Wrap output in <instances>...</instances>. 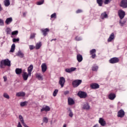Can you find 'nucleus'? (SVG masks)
Returning <instances> with one entry per match:
<instances>
[{"label":"nucleus","instance_id":"1","mask_svg":"<svg viewBox=\"0 0 127 127\" xmlns=\"http://www.w3.org/2000/svg\"><path fill=\"white\" fill-rule=\"evenodd\" d=\"M7 66L8 67H10V61L8 59H6L5 60H2L0 63V68L4 69V67Z\"/></svg>","mask_w":127,"mask_h":127},{"label":"nucleus","instance_id":"2","mask_svg":"<svg viewBox=\"0 0 127 127\" xmlns=\"http://www.w3.org/2000/svg\"><path fill=\"white\" fill-rule=\"evenodd\" d=\"M81 83H82V80L76 79L72 81V85L73 88H77V87L81 85Z\"/></svg>","mask_w":127,"mask_h":127},{"label":"nucleus","instance_id":"3","mask_svg":"<svg viewBox=\"0 0 127 127\" xmlns=\"http://www.w3.org/2000/svg\"><path fill=\"white\" fill-rule=\"evenodd\" d=\"M77 96L80 98V99H86L87 97V93L84 91H79L77 93Z\"/></svg>","mask_w":127,"mask_h":127},{"label":"nucleus","instance_id":"4","mask_svg":"<svg viewBox=\"0 0 127 127\" xmlns=\"http://www.w3.org/2000/svg\"><path fill=\"white\" fill-rule=\"evenodd\" d=\"M119 62H120V59L117 57L112 58L109 60V63L111 64H116Z\"/></svg>","mask_w":127,"mask_h":127},{"label":"nucleus","instance_id":"5","mask_svg":"<svg viewBox=\"0 0 127 127\" xmlns=\"http://www.w3.org/2000/svg\"><path fill=\"white\" fill-rule=\"evenodd\" d=\"M118 15L120 19H123V18H124L126 15V12L122 9H120L118 11Z\"/></svg>","mask_w":127,"mask_h":127},{"label":"nucleus","instance_id":"6","mask_svg":"<svg viewBox=\"0 0 127 127\" xmlns=\"http://www.w3.org/2000/svg\"><path fill=\"white\" fill-rule=\"evenodd\" d=\"M120 6L123 8H127V0H122L120 3Z\"/></svg>","mask_w":127,"mask_h":127},{"label":"nucleus","instance_id":"7","mask_svg":"<svg viewBox=\"0 0 127 127\" xmlns=\"http://www.w3.org/2000/svg\"><path fill=\"white\" fill-rule=\"evenodd\" d=\"M59 83L61 85V87L63 88V87H64V84H65V78L64 77H61L60 78Z\"/></svg>","mask_w":127,"mask_h":127},{"label":"nucleus","instance_id":"8","mask_svg":"<svg viewBox=\"0 0 127 127\" xmlns=\"http://www.w3.org/2000/svg\"><path fill=\"white\" fill-rule=\"evenodd\" d=\"M117 117L118 118H124V117H125V111H124L123 109L120 110L118 112Z\"/></svg>","mask_w":127,"mask_h":127},{"label":"nucleus","instance_id":"9","mask_svg":"<svg viewBox=\"0 0 127 127\" xmlns=\"http://www.w3.org/2000/svg\"><path fill=\"white\" fill-rule=\"evenodd\" d=\"M90 55H91V58L95 59L96 58V49H93L90 51Z\"/></svg>","mask_w":127,"mask_h":127},{"label":"nucleus","instance_id":"10","mask_svg":"<svg viewBox=\"0 0 127 127\" xmlns=\"http://www.w3.org/2000/svg\"><path fill=\"white\" fill-rule=\"evenodd\" d=\"M42 72L43 73H45L47 70V65L46 64L43 63L41 65Z\"/></svg>","mask_w":127,"mask_h":127},{"label":"nucleus","instance_id":"11","mask_svg":"<svg viewBox=\"0 0 127 127\" xmlns=\"http://www.w3.org/2000/svg\"><path fill=\"white\" fill-rule=\"evenodd\" d=\"M90 88L91 89H99L100 88V85L98 83H94L90 84Z\"/></svg>","mask_w":127,"mask_h":127},{"label":"nucleus","instance_id":"12","mask_svg":"<svg viewBox=\"0 0 127 127\" xmlns=\"http://www.w3.org/2000/svg\"><path fill=\"white\" fill-rule=\"evenodd\" d=\"M41 31L43 33V35H44V36H46L47 34H48V32H49L50 30L48 28H46V29H42L41 30Z\"/></svg>","mask_w":127,"mask_h":127},{"label":"nucleus","instance_id":"13","mask_svg":"<svg viewBox=\"0 0 127 127\" xmlns=\"http://www.w3.org/2000/svg\"><path fill=\"white\" fill-rule=\"evenodd\" d=\"M31 75H29V73H27V72H23L22 74V77L24 81L27 80V79H28V77L30 76Z\"/></svg>","mask_w":127,"mask_h":127},{"label":"nucleus","instance_id":"14","mask_svg":"<svg viewBox=\"0 0 127 127\" xmlns=\"http://www.w3.org/2000/svg\"><path fill=\"white\" fill-rule=\"evenodd\" d=\"M99 123L102 127H105L106 125V121L102 118H99Z\"/></svg>","mask_w":127,"mask_h":127},{"label":"nucleus","instance_id":"15","mask_svg":"<svg viewBox=\"0 0 127 127\" xmlns=\"http://www.w3.org/2000/svg\"><path fill=\"white\" fill-rule=\"evenodd\" d=\"M76 67H71L70 68H66L65 69V71L66 72V73H72V72H73V71H75L76 70Z\"/></svg>","mask_w":127,"mask_h":127},{"label":"nucleus","instance_id":"16","mask_svg":"<svg viewBox=\"0 0 127 127\" xmlns=\"http://www.w3.org/2000/svg\"><path fill=\"white\" fill-rule=\"evenodd\" d=\"M100 17L101 19H105V18H108V14H107V12L105 11L102 13Z\"/></svg>","mask_w":127,"mask_h":127},{"label":"nucleus","instance_id":"17","mask_svg":"<svg viewBox=\"0 0 127 127\" xmlns=\"http://www.w3.org/2000/svg\"><path fill=\"white\" fill-rule=\"evenodd\" d=\"M50 111V107L48 106H46L41 109V112H49Z\"/></svg>","mask_w":127,"mask_h":127},{"label":"nucleus","instance_id":"18","mask_svg":"<svg viewBox=\"0 0 127 127\" xmlns=\"http://www.w3.org/2000/svg\"><path fill=\"white\" fill-rule=\"evenodd\" d=\"M33 70V65L31 64L28 67V73H29V75L30 76H31V72H32Z\"/></svg>","mask_w":127,"mask_h":127},{"label":"nucleus","instance_id":"19","mask_svg":"<svg viewBox=\"0 0 127 127\" xmlns=\"http://www.w3.org/2000/svg\"><path fill=\"white\" fill-rule=\"evenodd\" d=\"M12 17H9L6 19V20L5 21V23L7 24V25L8 24H10L11 22H12Z\"/></svg>","mask_w":127,"mask_h":127},{"label":"nucleus","instance_id":"20","mask_svg":"<svg viewBox=\"0 0 127 127\" xmlns=\"http://www.w3.org/2000/svg\"><path fill=\"white\" fill-rule=\"evenodd\" d=\"M68 104L69 106H72V105H74V104H75V101H74V100H73V99L69 97L68 98Z\"/></svg>","mask_w":127,"mask_h":127},{"label":"nucleus","instance_id":"21","mask_svg":"<svg viewBox=\"0 0 127 127\" xmlns=\"http://www.w3.org/2000/svg\"><path fill=\"white\" fill-rule=\"evenodd\" d=\"M113 39H115V34L114 33H112L109 38L108 39V42H111L113 41Z\"/></svg>","mask_w":127,"mask_h":127},{"label":"nucleus","instance_id":"22","mask_svg":"<svg viewBox=\"0 0 127 127\" xmlns=\"http://www.w3.org/2000/svg\"><path fill=\"white\" fill-rule=\"evenodd\" d=\"M16 97H24L25 96V92H19L16 94Z\"/></svg>","mask_w":127,"mask_h":127},{"label":"nucleus","instance_id":"23","mask_svg":"<svg viewBox=\"0 0 127 127\" xmlns=\"http://www.w3.org/2000/svg\"><path fill=\"white\" fill-rule=\"evenodd\" d=\"M109 100H115L116 98V94L115 93H111L108 96Z\"/></svg>","mask_w":127,"mask_h":127},{"label":"nucleus","instance_id":"24","mask_svg":"<svg viewBox=\"0 0 127 127\" xmlns=\"http://www.w3.org/2000/svg\"><path fill=\"white\" fill-rule=\"evenodd\" d=\"M78 62H82L83 61V56L80 54H78L76 57Z\"/></svg>","mask_w":127,"mask_h":127},{"label":"nucleus","instance_id":"25","mask_svg":"<svg viewBox=\"0 0 127 127\" xmlns=\"http://www.w3.org/2000/svg\"><path fill=\"white\" fill-rule=\"evenodd\" d=\"M15 73L17 75H20L22 73V69L21 68H17L15 69Z\"/></svg>","mask_w":127,"mask_h":127},{"label":"nucleus","instance_id":"26","mask_svg":"<svg viewBox=\"0 0 127 127\" xmlns=\"http://www.w3.org/2000/svg\"><path fill=\"white\" fill-rule=\"evenodd\" d=\"M83 110H90V105L87 103L83 105Z\"/></svg>","mask_w":127,"mask_h":127},{"label":"nucleus","instance_id":"27","mask_svg":"<svg viewBox=\"0 0 127 127\" xmlns=\"http://www.w3.org/2000/svg\"><path fill=\"white\" fill-rule=\"evenodd\" d=\"M17 56H18L19 57H20V58H23L24 57V54L21 52V51H19L18 53L16 54Z\"/></svg>","mask_w":127,"mask_h":127},{"label":"nucleus","instance_id":"28","mask_svg":"<svg viewBox=\"0 0 127 127\" xmlns=\"http://www.w3.org/2000/svg\"><path fill=\"white\" fill-rule=\"evenodd\" d=\"M42 44H41V42H40L39 43H37L36 45L35 48L36 50H38L41 47Z\"/></svg>","mask_w":127,"mask_h":127},{"label":"nucleus","instance_id":"29","mask_svg":"<svg viewBox=\"0 0 127 127\" xmlns=\"http://www.w3.org/2000/svg\"><path fill=\"white\" fill-rule=\"evenodd\" d=\"M36 77L38 79V80H43V77L41 76L40 73H37L36 74Z\"/></svg>","mask_w":127,"mask_h":127},{"label":"nucleus","instance_id":"30","mask_svg":"<svg viewBox=\"0 0 127 127\" xmlns=\"http://www.w3.org/2000/svg\"><path fill=\"white\" fill-rule=\"evenodd\" d=\"M14 50H15V44H13L11 46V50H10V52L13 53L14 52Z\"/></svg>","mask_w":127,"mask_h":127},{"label":"nucleus","instance_id":"31","mask_svg":"<svg viewBox=\"0 0 127 127\" xmlns=\"http://www.w3.org/2000/svg\"><path fill=\"white\" fill-rule=\"evenodd\" d=\"M4 2L5 6H8L10 4L9 0H4Z\"/></svg>","mask_w":127,"mask_h":127},{"label":"nucleus","instance_id":"32","mask_svg":"<svg viewBox=\"0 0 127 127\" xmlns=\"http://www.w3.org/2000/svg\"><path fill=\"white\" fill-rule=\"evenodd\" d=\"M27 104H28V102L27 101H25L23 102H20V106L21 107H24L25 106H27Z\"/></svg>","mask_w":127,"mask_h":127},{"label":"nucleus","instance_id":"33","mask_svg":"<svg viewBox=\"0 0 127 127\" xmlns=\"http://www.w3.org/2000/svg\"><path fill=\"white\" fill-rule=\"evenodd\" d=\"M97 3L99 6H102L103 5V0H97Z\"/></svg>","mask_w":127,"mask_h":127},{"label":"nucleus","instance_id":"34","mask_svg":"<svg viewBox=\"0 0 127 127\" xmlns=\"http://www.w3.org/2000/svg\"><path fill=\"white\" fill-rule=\"evenodd\" d=\"M5 31L6 34H10L11 33V29L10 28H7Z\"/></svg>","mask_w":127,"mask_h":127},{"label":"nucleus","instance_id":"35","mask_svg":"<svg viewBox=\"0 0 127 127\" xmlns=\"http://www.w3.org/2000/svg\"><path fill=\"white\" fill-rule=\"evenodd\" d=\"M98 69H99V67L97 65H94L92 67V71H98Z\"/></svg>","mask_w":127,"mask_h":127},{"label":"nucleus","instance_id":"36","mask_svg":"<svg viewBox=\"0 0 127 127\" xmlns=\"http://www.w3.org/2000/svg\"><path fill=\"white\" fill-rule=\"evenodd\" d=\"M57 94H58V89H55L53 94V97H56Z\"/></svg>","mask_w":127,"mask_h":127},{"label":"nucleus","instance_id":"37","mask_svg":"<svg viewBox=\"0 0 127 127\" xmlns=\"http://www.w3.org/2000/svg\"><path fill=\"white\" fill-rule=\"evenodd\" d=\"M3 97H4V98H5V99H9V95H8V94H7V93H3Z\"/></svg>","mask_w":127,"mask_h":127},{"label":"nucleus","instance_id":"38","mask_svg":"<svg viewBox=\"0 0 127 127\" xmlns=\"http://www.w3.org/2000/svg\"><path fill=\"white\" fill-rule=\"evenodd\" d=\"M44 3V0H41L38 2H37V4L38 5H41V4H43Z\"/></svg>","mask_w":127,"mask_h":127},{"label":"nucleus","instance_id":"39","mask_svg":"<svg viewBox=\"0 0 127 127\" xmlns=\"http://www.w3.org/2000/svg\"><path fill=\"white\" fill-rule=\"evenodd\" d=\"M35 35L36 34L35 33H32L30 36V39H33L35 37Z\"/></svg>","mask_w":127,"mask_h":127},{"label":"nucleus","instance_id":"40","mask_svg":"<svg viewBox=\"0 0 127 127\" xmlns=\"http://www.w3.org/2000/svg\"><path fill=\"white\" fill-rule=\"evenodd\" d=\"M18 34V31H14L11 33L12 35H17Z\"/></svg>","mask_w":127,"mask_h":127},{"label":"nucleus","instance_id":"41","mask_svg":"<svg viewBox=\"0 0 127 127\" xmlns=\"http://www.w3.org/2000/svg\"><path fill=\"white\" fill-rule=\"evenodd\" d=\"M43 121L44 123H46V124H47V123H48V119L47 117H44Z\"/></svg>","mask_w":127,"mask_h":127},{"label":"nucleus","instance_id":"42","mask_svg":"<svg viewBox=\"0 0 127 127\" xmlns=\"http://www.w3.org/2000/svg\"><path fill=\"white\" fill-rule=\"evenodd\" d=\"M112 0H105L104 4H109Z\"/></svg>","mask_w":127,"mask_h":127},{"label":"nucleus","instance_id":"43","mask_svg":"<svg viewBox=\"0 0 127 127\" xmlns=\"http://www.w3.org/2000/svg\"><path fill=\"white\" fill-rule=\"evenodd\" d=\"M0 25L1 26H3V25H4V22H3V20L2 19H0Z\"/></svg>","mask_w":127,"mask_h":127},{"label":"nucleus","instance_id":"44","mask_svg":"<svg viewBox=\"0 0 127 127\" xmlns=\"http://www.w3.org/2000/svg\"><path fill=\"white\" fill-rule=\"evenodd\" d=\"M51 18H56V13H54L51 15Z\"/></svg>","mask_w":127,"mask_h":127},{"label":"nucleus","instance_id":"45","mask_svg":"<svg viewBox=\"0 0 127 127\" xmlns=\"http://www.w3.org/2000/svg\"><path fill=\"white\" fill-rule=\"evenodd\" d=\"M75 39L77 41H80V40H82V38H81V37H79V36H76L75 38Z\"/></svg>","mask_w":127,"mask_h":127},{"label":"nucleus","instance_id":"46","mask_svg":"<svg viewBox=\"0 0 127 127\" xmlns=\"http://www.w3.org/2000/svg\"><path fill=\"white\" fill-rule=\"evenodd\" d=\"M19 41V38L13 39V42H18Z\"/></svg>","mask_w":127,"mask_h":127},{"label":"nucleus","instance_id":"47","mask_svg":"<svg viewBox=\"0 0 127 127\" xmlns=\"http://www.w3.org/2000/svg\"><path fill=\"white\" fill-rule=\"evenodd\" d=\"M29 48H30V50H33V49L35 48V47H34L33 45H30Z\"/></svg>","mask_w":127,"mask_h":127},{"label":"nucleus","instance_id":"48","mask_svg":"<svg viewBox=\"0 0 127 127\" xmlns=\"http://www.w3.org/2000/svg\"><path fill=\"white\" fill-rule=\"evenodd\" d=\"M70 93L68 90H66L64 92V95L66 96V95H68V94Z\"/></svg>","mask_w":127,"mask_h":127},{"label":"nucleus","instance_id":"49","mask_svg":"<svg viewBox=\"0 0 127 127\" xmlns=\"http://www.w3.org/2000/svg\"><path fill=\"white\" fill-rule=\"evenodd\" d=\"M68 116L69 117H70V118H73V116H74V114H73V112H72L71 111V112H69Z\"/></svg>","mask_w":127,"mask_h":127},{"label":"nucleus","instance_id":"50","mask_svg":"<svg viewBox=\"0 0 127 127\" xmlns=\"http://www.w3.org/2000/svg\"><path fill=\"white\" fill-rule=\"evenodd\" d=\"M81 12H83V11L81 9H78L76 11V13H81Z\"/></svg>","mask_w":127,"mask_h":127},{"label":"nucleus","instance_id":"51","mask_svg":"<svg viewBox=\"0 0 127 127\" xmlns=\"http://www.w3.org/2000/svg\"><path fill=\"white\" fill-rule=\"evenodd\" d=\"M3 79H4V82H6L7 78L6 77V76H3Z\"/></svg>","mask_w":127,"mask_h":127},{"label":"nucleus","instance_id":"52","mask_svg":"<svg viewBox=\"0 0 127 127\" xmlns=\"http://www.w3.org/2000/svg\"><path fill=\"white\" fill-rule=\"evenodd\" d=\"M17 127H22L21 124H20V122H18Z\"/></svg>","mask_w":127,"mask_h":127},{"label":"nucleus","instance_id":"53","mask_svg":"<svg viewBox=\"0 0 127 127\" xmlns=\"http://www.w3.org/2000/svg\"><path fill=\"white\" fill-rule=\"evenodd\" d=\"M67 110L68 112H69V113H70L71 112H72V110H71V109L70 108H67Z\"/></svg>","mask_w":127,"mask_h":127},{"label":"nucleus","instance_id":"54","mask_svg":"<svg viewBox=\"0 0 127 127\" xmlns=\"http://www.w3.org/2000/svg\"><path fill=\"white\" fill-rule=\"evenodd\" d=\"M19 120H21V119H23V117H22V116L19 115Z\"/></svg>","mask_w":127,"mask_h":127},{"label":"nucleus","instance_id":"55","mask_svg":"<svg viewBox=\"0 0 127 127\" xmlns=\"http://www.w3.org/2000/svg\"><path fill=\"white\" fill-rule=\"evenodd\" d=\"M2 10V7H1V4H0V11H1Z\"/></svg>","mask_w":127,"mask_h":127},{"label":"nucleus","instance_id":"56","mask_svg":"<svg viewBox=\"0 0 127 127\" xmlns=\"http://www.w3.org/2000/svg\"><path fill=\"white\" fill-rule=\"evenodd\" d=\"M57 39H53L51 40V42H52V41H56Z\"/></svg>","mask_w":127,"mask_h":127},{"label":"nucleus","instance_id":"57","mask_svg":"<svg viewBox=\"0 0 127 127\" xmlns=\"http://www.w3.org/2000/svg\"><path fill=\"white\" fill-rule=\"evenodd\" d=\"M120 23H121V24H125V22H122V20L120 21Z\"/></svg>","mask_w":127,"mask_h":127},{"label":"nucleus","instance_id":"58","mask_svg":"<svg viewBox=\"0 0 127 127\" xmlns=\"http://www.w3.org/2000/svg\"><path fill=\"white\" fill-rule=\"evenodd\" d=\"M99 127V124H96L93 127Z\"/></svg>","mask_w":127,"mask_h":127},{"label":"nucleus","instance_id":"59","mask_svg":"<svg viewBox=\"0 0 127 127\" xmlns=\"http://www.w3.org/2000/svg\"><path fill=\"white\" fill-rule=\"evenodd\" d=\"M63 127H67V125L64 124Z\"/></svg>","mask_w":127,"mask_h":127},{"label":"nucleus","instance_id":"60","mask_svg":"<svg viewBox=\"0 0 127 127\" xmlns=\"http://www.w3.org/2000/svg\"><path fill=\"white\" fill-rule=\"evenodd\" d=\"M23 15H25V13H23Z\"/></svg>","mask_w":127,"mask_h":127}]
</instances>
